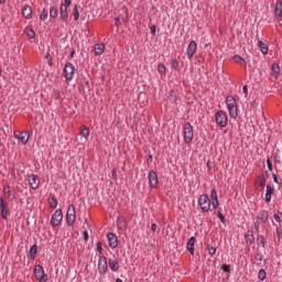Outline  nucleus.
Listing matches in <instances>:
<instances>
[{"instance_id": "f257e3e1", "label": "nucleus", "mask_w": 282, "mask_h": 282, "mask_svg": "<svg viewBox=\"0 0 282 282\" xmlns=\"http://www.w3.org/2000/svg\"><path fill=\"white\" fill-rule=\"evenodd\" d=\"M226 107L231 119H236L238 117V104L237 99L234 96L226 97Z\"/></svg>"}, {"instance_id": "f03ea898", "label": "nucleus", "mask_w": 282, "mask_h": 282, "mask_svg": "<svg viewBox=\"0 0 282 282\" xmlns=\"http://www.w3.org/2000/svg\"><path fill=\"white\" fill-rule=\"evenodd\" d=\"M194 140V128L189 122L183 126V141L185 144H191Z\"/></svg>"}, {"instance_id": "7ed1b4c3", "label": "nucleus", "mask_w": 282, "mask_h": 282, "mask_svg": "<svg viewBox=\"0 0 282 282\" xmlns=\"http://www.w3.org/2000/svg\"><path fill=\"white\" fill-rule=\"evenodd\" d=\"M215 121L219 128H226L228 126V117L224 110H219L216 112Z\"/></svg>"}, {"instance_id": "20e7f679", "label": "nucleus", "mask_w": 282, "mask_h": 282, "mask_svg": "<svg viewBox=\"0 0 282 282\" xmlns=\"http://www.w3.org/2000/svg\"><path fill=\"white\" fill-rule=\"evenodd\" d=\"M198 205L202 212L208 213L210 210V205H212V202L208 195H205V194L200 195L198 198Z\"/></svg>"}, {"instance_id": "39448f33", "label": "nucleus", "mask_w": 282, "mask_h": 282, "mask_svg": "<svg viewBox=\"0 0 282 282\" xmlns=\"http://www.w3.org/2000/svg\"><path fill=\"white\" fill-rule=\"evenodd\" d=\"M76 221V208L74 204L68 205V209L66 210V224L68 226H73Z\"/></svg>"}, {"instance_id": "423d86ee", "label": "nucleus", "mask_w": 282, "mask_h": 282, "mask_svg": "<svg viewBox=\"0 0 282 282\" xmlns=\"http://www.w3.org/2000/svg\"><path fill=\"white\" fill-rule=\"evenodd\" d=\"M33 274H35V279L40 282H47V274H45L44 268L41 264L33 268Z\"/></svg>"}, {"instance_id": "0eeeda50", "label": "nucleus", "mask_w": 282, "mask_h": 282, "mask_svg": "<svg viewBox=\"0 0 282 282\" xmlns=\"http://www.w3.org/2000/svg\"><path fill=\"white\" fill-rule=\"evenodd\" d=\"M75 74V66L73 63L68 62L64 66V78H66V82H70L74 79Z\"/></svg>"}, {"instance_id": "6e6552de", "label": "nucleus", "mask_w": 282, "mask_h": 282, "mask_svg": "<svg viewBox=\"0 0 282 282\" xmlns=\"http://www.w3.org/2000/svg\"><path fill=\"white\" fill-rule=\"evenodd\" d=\"M62 221H63L62 209H55V213H53V216H51V226L53 228H56L61 225Z\"/></svg>"}, {"instance_id": "1a4fd4ad", "label": "nucleus", "mask_w": 282, "mask_h": 282, "mask_svg": "<svg viewBox=\"0 0 282 282\" xmlns=\"http://www.w3.org/2000/svg\"><path fill=\"white\" fill-rule=\"evenodd\" d=\"M97 270L100 275H105L108 271V262L105 256L99 257L97 263Z\"/></svg>"}, {"instance_id": "9d476101", "label": "nucleus", "mask_w": 282, "mask_h": 282, "mask_svg": "<svg viewBox=\"0 0 282 282\" xmlns=\"http://www.w3.org/2000/svg\"><path fill=\"white\" fill-rule=\"evenodd\" d=\"M13 137H15V139H18V141H20V143H22L23 145H26L30 140L28 131H15L13 133Z\"/></svg>"}, {"instance_id": "9b49d317", "label": "nucleus", "mask_w": 282, "mask_h": 282, "mask_svg": "<svg viewBox=\"0 0 282 282\" xmlns=\"http://www.w3.org/2000/svg\"><path fill=\"white\" fill-rule=\"evenodd\" d=\"M148 180H149V186L151 188H156L159 185V176L155 171H150L148 174Z\"/></svg>"}, {"instance_id": "f8f14e48", "label": "nucleus", "mask_w": 282, "mask_h": 282, "mask_svg": "<svg viewBox=\"0 0 282 282\" xmlns=\"http://www.w3.org/2000/svg\"><path fill=\"white\" fill-rule=\"evenodd\" d=\"M197 52V43L195 41H191L186 48L187 58H193L194 54Z\"/></svg>"}, {"instance_id": "ddd939ff", "label": "nucleus", "mask_w": 282, "mask_h": 282, "mask_svg": "<svg viewBox=\"0 0 282 282\" xmlns=\"http://www.w3.org/2000/svg\"><path fill=\"white\" fill-rule=\"evenodd\" d=\"M120 12H121L120 17L116 18V20H115V25H117V26L120 25L121 21H127V19L129 18V11L126 7H122L120 9ZM120 19H121V21H120Z\"/></svg>"}, {"instance_id": "4468645a", "label": "nucleus", "mask_w": 282, "mask_h": 282, "mask_svg": "<svg viewBox=\"0 0 282 282\" xmlns=\"http://www.w3.org/2000/svg\"><path fill=\"white\" fill-rule=\"evenodd\" d=\"M29 186H31V189L36 191L40 186V180L39 176L35 174L29 175Z\"/></svg>"}, {"instance_id": "2eb2a0df", "label": "nucleus", "mask_w": 282, "mask_h": 282, "mask_svg": "<svg viewBox=\"0 0 282 282\" xmlns=\"http://www.w3.org/2000/svg\"><path fill=\"white\" fill-rule=\"evenodd\" d=\"M107 240H108V245L111 249H116L118 247V238L115 234L108 232Z\"/></svg>"}, {"instance_id": "dca6fc26", "label": "nucleus", "mask_w": 282, "mask_h": 282, "mask_svg": "<svg viewBox=\"0 0 282 282\" xmlns=\"http://www.w3.org/2000/svg\"><path fill=\"white\" fill-rule=\"evenodd\" d=\"M257 220L261 225H265L269 221V212L267 210H260L257 215Z\"/></svg>"}, {"instance_id": "f3484780", "label": "nucleus", "mask_w": 282, "mask_h": 282, "mask_svg": "<svg viewBox=\"0 0 282 282\" xmlns=\"http://www.w3.org/2000/svg\"><path fill=\"white\" fill-rule=\"evenodd\" d=\"M210 199H212L213 208L217 209L219 207V199H218V193L215 188L210 191Z\"/></svg>"}, {"instance_id": "a211bd4d", "label": "nucleus", "mask_w": 282, "mask_h": 282, "mask_svg": "<svg viewBox=\"0 0 282 282\" xmlns=\"http://www.w3.org/2000/svg\"><path fill=\"white\" fill-rule=\"evenodd\" d=\"M274 187L271 186L270 184L267 185V189H265V195H264V198H265V203L267 204H270L271 200H272V195L274 194Z\"/></svg>"}, {"instance_id": "6ab92c4d", "label": "nucleus", "mask_w": 282, "mask_h": 282, "mask_svg": "<svg viewBox=\"0 0 282 282\" xmlns=\"http://www.w3.org/2000/svg\"><path fill=\"white\" fill-rule=\"evenodd\" d=\"M0 214L2 216V219H7L8 218L7 203L3 199V197H0Z\"/></svg>"}, {"instance_id": "aec40b11", "label": "nucleus", "mask_w": 282, "mask_h": 282, "mask_svg": "<svg viewBox=\"0 0 282 282\" xmlns=\"http://www.w3.org/2000/svg\"><path fill=\"white\" fill-rule=\"evenodd\" d=\"M275 19H282V0H278L274 4Z\"/></svg>"}, {"instance_id": "412c9836", "label": "nucleus", "mask_w": 282, "mask_h": 282, "mask_svg": "<svg viewBox=\"0 0 282 282\" xmlns=\"http://www.w3.org/2000/svg\"><path fill=\"white\" fill-rule=\"evenodd\" d=\"M195 242H196V238H195V237H191V238L187 240V243H186V250H187L192 256H194V253H195V249H194Z\"/></svg>"}, {"instance_id": "4be33fe9", "label": "nucleus", "mask_w": 282, "mask_h": 282, "mask_svg": "<svg viewBox=\"0 0 282 282\" xmlns=\"http://www.w3.org/2000/svg\"><path fill=\"white\" fill-rule=\"evenodd\" d=\"M109 268L112 272H117L120 268L119 261L116 258H109L108 259Z\"/></svg>"}, {"instance_id": "5701e85b", "label": "nucleus", "mask_w": 282, "mask_h": 282, "mask_svg": "<svg viewBox=\"0 0 282 282\" xmlns=\"http://www.w3.org/2000/svg\"><path fill=\"white\" fill-rule=\"evenodd\" d=\"M69 7L62 4L59 6V19H62V21H67L68 19V10Z\"/></svg>"}, {"instance_id": "b1692460", "label": "nucleus", "mask_w": 282, "mask_h": 282, "mask_svg": "<svg viewBox=\"0 0 282 282\" xmlns=\"http://www.w3.org/2000/svg\"><path fill=\"white\" fill-rule=\"evenodd\" d=\"M117 228L119 230H126L127 229V219L123 216L117 217Z\"/></svg>"}, {"instance_id": "393cba45", "label": "nucleus", "mask_w": 282, "mask_h": 282, "mask_svg": "<svg viewBox=\"0 0 282 282\" xmlns=\"http://www.w3.org/2000/svg\"><path fill=\"white\" fill-rule=\"evenodd\" d=\"M105 50H106L105 44H102V43L95 44V46H94L95 56H101V54H104Z\"/></svg>"}, {"instance_id": "a878e982", "label": "nucleus", "mask_w": 282, "mask_h": 282, "mask_svg": "<svg viewBox=\"0 0 282 282\" xmlns=\"http://www.w3.org/2000/svg\"><path fill=\"white\" fill-rule=\"evenodd\" d=\"M271 72H272V77L274 79H278L280 77V74H281L280 65L276 64V63L272 64Z\"/></svg>"}, {"instance_id": "bb28decb", "label": "nucleus", "mask_w": 282, "mask_h": 282, "mask_svg": "<svg viewBox=\"0 0 282 282\" xmlns=\"http://www.w3.org/2000/svg\"><path fill=\"white\" fill-rule=\"evenodd\" d=\"M245 239H246V245L252 246L254 243V235H253V232L248 230L246 236H245Z\"/></svg>"}, {"instance_id": "cd10ccee", "label": "nucleus", "mask_w": 282, "mask_h": 282, "mask_svg": "<svg viewBox=\"0 0 282 282\" xmlns=\"http://www.w3.org/2000/svg\"><path fill=\"white\" fill-rule=\"evenodd\" d=\"M79 135H80L84 140H88V138H89V135H90V130H89L87 127L82 126V127H80Z\"/></svg>"}, {"instance_id": "c85d7f7f", "label": "nucleus", "mask_w": 282, "mask_h": 282, "mask_svg": "<svg viewBox=\"0 0 282 282\" xmlns=\"http://www.w3.org/2000/svg\"><path fill=\"white\" fill-rule=\"evenodd\" d=\"M22 17H24V19H32V9L30 6L22 9Z\"/></svg>"}, {"instance_id": "c756f323", "label": "nucleus", "mask_w": 282, "mask_h": 282, "mask_svg": "<svg viewBox=\"0 0 282 282\" xmlns=\"http://www.w3.org/2000/svg\"><path fill=\"white\" fill-rule=\"evenodd\" d=\"M258 46L260 47V51L263 53V54H268L269 52V46L267 43L262 42V41H259L258 42Z\"/></svg>"}, {"instance_id": "7c9ffc66", "label": "nucleus", "mask_w": 282, "mask_h": 282, "mask_svg": "<svg viewBox=\"0 0 282 282\" xmlns=\"http://www.w3.org/2000/svg\"><path fill=\"white\" fill-rule=\"evenodd\" d=\"M257 245L261 248H264L265 247V239L262 235H259L257 237Z\"/></svg>"}, {"instance_id": "2f4dec72", "label": "nucleus", "mask_w": 282, "mask_h": 282, "mask_svg": "<svg viewBox=\"0 0 282 282\" xmlns=\"http://www.w3.org/2000/svg\"><path fill=\"white\" fill-rule=\"evenodd\" d=\"M50 17H51V19H57L58 10L55 7H51Z\"/></svg>"}, {"instance_id": "473e14b6", "label": "nucleus", "mask_w": 282, "mask_h": 282, "mask_svg": "<svg viewBox=\"0 0 282 282\" xmlns=\"http://www.w3.org/2000/svg\"><path fill=\"white\" fill-rule=\"evenodd\" d=\"M258 279H259L260 281H264V280L267 279V272H265L264 269H260V270L258 271Z\"/></svg>"}, {"instance_id": "72a5a7b5", "label": "nucleus", "mask_w": 282, "mask_h": 282, "mask_svg": "<svg viewBox=\"0 0 282 282\" xmlns=\"http://www.w3.org/2000/svg\"><path fill=\"white\" fill-rule=\"evenodd\" d=\"M234 61L236 63H240L241 65H247V62L240 55H235Z\"/></svg>"}, {"instance_id": "f704fd0d", "label": "nucleus", "mask_w": 282, "mask_h": 282, "mask_svg": "<svg viewBox=\"0 0 282 282\" xmlns=\"http://www.w3.org/2000/svg\"><path fill=\"white\" fill-rule=\"evenodd\" d=\"M158 72H159V74L165 75L166 74V66L164 64H159L158 65Z\"/></svg>"}, {"instance_id": "c9c22d12", "label": "nucleus", "mask_w": 282, "mask_h": 282, "mask_svg": "<svg viewBox=\"0 0 282 282\" xmlns=\"http://www.w3.org/2000/svg\"><path fill=\"white\" fill-rule=\"evenodd\" d=\"M207 251H208V254H209L210 257H213V256L216 254L217 249H216L215 247L208 245V246H207Z\"/></svg>"}, {"instance_id": "e433bc0d", "label": "nucleus", "mask_w": 282, "mask_h": 282, "mask_svg": "<svg viewBox=\"0 0 282 282\" xmlns=\"http://www.w3.org/2000/svg\"><path fill=\"white\" fill-rule=\"evenodd\" d=\"M73 17L75 18V21H78L79 19V11L77 4H75V8L73 9Z\"/></svg>"}, {"instance_id": "4c0bfd02", "label": "nucleus", "mask_w": 282, "mask_h": 282, "mask_svg": "<svg viewBox=\"0 0 282 282\" xmlns=\"http://www.w3.org/2000/svg\"><path fill=\"white\" fill-rule=\"evenodd\" d=\"M30 253H31V258H35L36 253H37V246L36 245H33L31 247V250H30Z\"/></svg>"}, {"instance_id": "58836bf2", "label": "nucleus", "mask_w": 282, "mask_h": 282, "mask_svg": "<svg viewBox=\"0 0 282 282\" xmlns=\"http://www.w3.org/2000/svg\"><path fill=\"white\" fill-rule=\"evenodd\" d=\"M26 36H29V39H34V36H35V32H34V30L33 29H26Z\"/></svg>"}, {"instance_id": "ea45409f", "label": "nucleus", "mask_w": 282, "mask_h": 282, "mask_svg": "<svg viewBox=\"0 0 282 282\" xmlns=\"http://www.w3.org/2000/svg\"><path fill=\"white\" fill-rule=\"evenodd\" d=\"M217 218L220 220L223 225H226V218L223 213L218 212Z\"/></svg>"}, {"instance_id": "a19ab883", "label": "nucleus", "mask_w": 282, "mask_h": 282, "mask_svg": "<svg viewBox=\"0 0 282 282\" xmlns=\"http://www.w3.org/2000/svg\"><path fill=\"white\" fill-rule=\"evenodd\" d=\"M48 17V12L46 10L42 11V14H40V20L41 21H46Z\"/></svg>"}, {"instance_id": "79ce46f5", "label": "nucleus", "mask_w": 282, "mask_h": 282, "mask_svg": "<svg viewBox=\"0 0 282 282\" xmlns=\"http://www.w3.org/2000/svg\"><path fill=\"white\" fill-rule=\"evenodd\" d=\"M267 167H268V170H269L270 172L273 171V164H272L270 158L267 159Z\"/></svg>"}, {"instance_id": "37998d69", "label": "nucleus", "mask_w": 282, "mask_h": 282, "mask_svg": "<svg viewBox=\"0 0 282 282\" xmlns=\"http://www.w3.org/2000/svg\"><path fill=\"white\" fill-rule=\"evenodd\" d=\"M275 232H276L278 239L281 240L282 239V228L281 227H276Z\"/></svg>"}, {"instance_id": "c03bdc74", "label": "nucleus", "mask_w": 282, "mask_h": 282, "mask_svg": "<svg viewBox=\"0 0 282 282\" xmlns=\"http://www.w3.org/2000/svg\"><path fill=\"white\" fill-rule=\"evenodd\" d=\"M259 185H260V187H265V185H267V178L264 177V176H262L261 178H260V182H259Z\"/></svg>"}, {"instance_id": "a18cd8bd", "label": "nucleus", "mask_w": 282, "mask_h": 282, "mask_svg": "<svg viewBox=\"0 0 282 282\" xmlns=\"http://www.w3.org/2000/svg\"><path fill=\"white\" fill-rule=\"evenodd\" d=\"M260 224H261V221L260 220H256L254 221V224H253V226H254V230L257 231V232H260Z\"/></svg>"}, {"instance_id": "49530a36", "label": "nucleus", "mask_w": 282, "mask_h": 282, "mask_svg": "<svg viewBox=\"0 0 282 282\" xmlns=\"http://www.w3.org/2000/svg\"><path fill=\"white\" fill-rule=\"evenodd\" d=\"M96 249H97L98 253L102 254V243L100 241L97 242Z\"/></svg>"}, {"instance_id": "de8ad7c7", "label": "nucleus", "mask_w": 282, "mask_h": 282, "mask_svg": "<svg viewBox=\"0 0 282 282\" xmlns=\"http://www.w3.org/2000/svg\"><path fill=\"white\" fill-rule=\"evenodd\" d=\"M248 93H249L248 86L245 85V86L242 87V94L245 95V99H248Z\"/></svg>"}, {"instance_id": "09e8293b", "label": "nucleus", "mask_w": 282, "mask_h": 282, "mask_svg": "<svg viewBox=\"0 0 282 282\" xmlns=\"http://www.w3.org/2000/svg\"><path fill=\"white\" fill-rule=\"evenodd\" d=\"M273 182L278 185H282V183L279 181V176L276 174H272Z\"/></svg>"}, {"instance_id": "8fccbe9b", "label": "nucleus", "mask_w": 282, "mask_h": 282, "mask_svg": "<svg viewBox=\"0 0 282 282\" xmlns=\"http://www.w3.org/2000/svg\"><path fill=\"white\" fill-rule=\"evenodd\" d=\"M221 270L226 273H229L230 272V267L228 264H223L221 265Z\"/></svg>"}, {"instance_id": "3c124183", "label": "nucleus", "mask_w": 282, "mask_h": 282, "mask_svg": "<svg viewBox=\"0 0 282 282\" xmlns=\"http://www.w3.org/2000/svg\"><path fill=\"white\" fill-rule=\"evenodd\" d=\"M4 195L9 196V198L11 197V191L9 186H4Z\"/></svg>"}, {"instance_id": "603ef678", "label": "nucleus", "mask_w": 282, "mask_h": 282, "mask_svg": "<svg viewBox=\"0 0 282 282\" xmlns=\"http://www.w3.org/2000/svg\"><path fill=\"white\" fill-rule=\"evenodd\" d=\"M46 61H48V65L52 67V65H53V59H52L51 54H46Z\"/></svg>"}, {"instance_id": "864d4df0", "label": "nucleus", "mask_w": 282, "mask_h": 282, "mask_svg": "<svg viewBox=\"0 0 282 282\" xmlns=\"http://www.w3.org/2000/svg\"><path fill=\"white\" fill-rule=\"evenodd\" d=\"M273 219L278 223V224H281V217H280V215H278V214H274L273 215Z\"/></svg>"}, {"instance_id": "5fc2aeb1", "label": "nucleus", "mask_w": 282, "mask_h": 282, "mask_svg": "<svg viewBox=\"0 0 282 282\" xmlns=\"http://www.w3.org/2000/svg\"><path fill=\"white\" fill-rule=\"evenodd\" d=\"M83 237H84V240H85V241H88V239H89V234H88L87 230H84V231H83Z\"/></svg>"}, {"instance_id": "6e6d98bb", "label": "nucleus", "mask_w": 282, "mask_h": 282, "mask_svg": "<svg viewBox=\"0 0 282 282\" xmlns=\"http://www.w3.org/2000/svg\"><path fill=\"white\" fill-rule=\"evenodd\" d=\"M150 32H151V34H153V36H155V34H156V26L155 25L150 26Z\"/></svg>"}, {"instance_id": "4d7b16f0", "label": "nucleus", "mask_w": 282, "mask_h": 282, "mask_svg": "<svg viewBox=\"0 0 282 282\" xmlns=\"http://www.w3.org/2000/svg\"><path fill=\"white\" fill-rule=\"evenodd\" d=\"M58 205V202L56 199L51 200V208H56Z\"/></svg>"}, {"instance_id": "13d9d810", "label": "nucleus", "mask_w": 282, "mask_h": 282, "mask_svg": "<svg viewBox=\"0 0 282 282\" xmlns=\"http://www.w3.org/2000/svg\"><path fill=\"white\" fill-rule=\"evenodd\" d=\"M172 67L174 68V69H177V67H178V63L175 61V59H173L172 61Z\"/></svg>"}, {"instance_id": "bf43d9fd", "label": "nucleus", "mask_w": 282, "mask_h": 282, "mask_svg": "<svg viewBox=\"0 0 282 282\" xmlns=\"http://www.w3.org/2000/svg\"><path fill=\"white\" fill-rule=\"evenodd\" d=\"M158 229V225L156 224H151V231L155 232Z\"/></svg>"}, {"instance_id": "052dcab7", "label": "nucleus", "mask_w": 282, "mask_h": 282, "mask_svg": "<svg viewBox=\"0 0 282 282\" xmlns=\"http://www.w3.org/2000/svg\"><path fill=\"white\" fill-rule=\"evenodd\" d=\"M64 6L69 8L72 6V0H64Z\"/></svg>"}, {"instance_id": "680f3d73", "label": "nucleus", "mask_w": 282, "mask_h": 282, "mask_svg": "<svg viewBox=\"0 0 282 282\" xmlns=\"http://www.w3.org/2000/svg\"><path fill=\"white\" fill-rule=\"evenodd\" d=\"M256 260L262 261V256H261V254H257V256H256Z\"/></svg>"}, {"instance_id": "e2e57ef3", "label": "nucleus", "mask_w": 282, "mask_h": 282, "mask_svg": "<svg viewBox=\"0 0 282 282\" xmlns=\"http://www.w3.org/2000/svg\"><path fill=\"white\" fill-rule=\"evenodd\" d=\"M75 54H76V52H75V51L70 52V57H74V56H75Z\"/></svg>"}, {"instance_id": "0e129e2a", "label": "nucleus", "mask_w": 282, "mask_h": 282, "mask_svg": "<svg viewBox=\"0 0 282 282\" xmlns=\"http://www.w3.org/2000/svg\"><path fill=\"white\" fill-rule=\"evenodd\" d=\"M116 282H123V281H122V279L117 278V279H116Z\"/></svg>"}, {"instance_id": "69168bd1", "label": "nucleus", "mask_w": 282, "mask_h": 282, "mask_svg": "<svg viewBox=\"0 0 282 282\" xmlns=\"http://www.w3.org/2000/svg\"><path fill=\"white\" fill-rule=\"evenodd\" d=\"M0 3H2V4L6 3V0H0Z\"/></svg>"}, {"instance_id": "338daca9", "label": "nucleus", "mask_w": 282, "mask_h": 282, "mask_svg": "<svg viewBox=\"0 0 282 282\" xmlns=\"http://www.w3.org/2000/svg\"><path fill=\"white\" fill-rule=\"evenodd\" d=\"M207 167H210L209 163H207Z\"/></svg>"}, {"instance_id": "774afa93", "label": "nucleus", "mask_w": 282, "mask_h": 282, "mask_svg": "<svg viewBox=\"0 0 282 282\" xmlns=\"http://www.w3.org/2000/svg\"><path fill=\"white\" fill-rule=\"evenodd\" d=\"M207 167H210L209 163H207Z\"/></svg>"}]
</instances>
